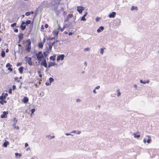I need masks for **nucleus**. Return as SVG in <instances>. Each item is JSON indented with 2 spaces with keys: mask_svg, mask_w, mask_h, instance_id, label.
Returning a JSON list of instances; mask_svg holds the SVG:
<instances>
[{
  "mask_svg": "<svg viewBox=\"0 0 159 159\" xmlns=\"http://www.w3.org/2000/svg\"><path fill=\"white\" fill-rule=\"evenodd\" d=\"M54 80V79L52 77H50L49 78V81L50 83L46 82L45 84L47 85H49Z\"/></svg>",
  "mask_w": 159,
  "mask_h": 159,
  "instance_id": "obj_11",
  "label": "nucleus"
},
{
  "mask_svg": "<svg viewBox=\"0 0 159 159\" xmlns=\"http://www.w3.org/2000/svg\"><path fill=\"white\" fill-rule=\"evenodd\" d=\"M104 29V27L102 26H101L100 27L99 29H98L97 30V32L98 33L101 32Z\"/></svg>",
  "mask_w": 159,
  "mask_h": 159,
  "instance_id": "obj_16",
  "label": "nucleus"
},
{
  "mask_svg": "<svg viewBox=\"0 0 159 159\" xmlns=\"http://www.w3.org/2000/svg\"><path fill=\"white\" fill-rule=\"evenodd\" d=\"M2 95H3L4 96H5L6 98V97L8 95L7 93H2Z\"/></svg>",
  "mask_w": 159,
  "mask_h": 159,
  "instance_id": "obj_39",
  "label": "nucleus"
},
{
  "mask_svg": "<svg viewBox=\"0 0 159 159\" xmlns=\"http://www.w3.org/2000/svg\"><path fill=\"white\" fill-rule=\"evenodd\" d=\"M76 101L77 102H80V99H76Z\"/></svg>",
  "mask_w": 159,
  "mask_h": 159,
  "instance_id": "obj_49",
  "label": "nucleus"
},
{
  "mask_svg": "<svg viewBox=\"0 0 159 159\" xmlns=\"http://www.w3.org/2000/svg\"><path fill=\"white\" fill-rule=\"evenodd\" d=\"M15 154V156H19V157H20L21 156V154L20 153H16Z\"/></svg>",
  "mask_w": 159,
  "mask_h": 159,
  "instance_id": "obj_32",
  "label": "nucleus"
},
{
  "mask_svg": "<svg viewBox=\"0 0 159 159\" xmlns=\"http://www.w3.org/2000/svg\"><path fill=\"white\" fill-rule=\"evenodd\" d=\"M52 33L55 37H57L58 35L59 31L57 30H54L53 31Z\"/></svg>",
  "mask_w": 159,
  "mask_h": 159,
  "instance_id": "obj_13",
  "label": "nucleus"
},
{
  "mask_svg": "<svg viewBox=\"0 0 159 159\" xmlns=\"http://www.w3.org/2000/svg\"><path fill=\"white\" fill-rule=\"evenodd\" d=\"M23 69H24V67L23 66H21L19 68L18 70H19V73L20 74H22L23 73Z\"/></svg>",
  "mask_w": 159,
  "mask_h": 159,
  "instance_id": "obj_17",
  "label": "nucleus"
},
{
  "mask_svg": "<svg viewBox=\"0 0 159 159\" xmlns=\"http://www.w3.org/2000/svg\"><path fill=\"white\" fill-rule=\"evenodd\" d=\"M19 46H21L20 45H20H19Z\"/></svg>",
  "mask_w": 159,
  "mask_h": 159,
  "instance_id": "obj_63",
  "label": "nucleus"
},
{
  "mask_svg": "<svg viewBox=\"0 0 159 159\" xmlns=\"http://www.w3.org/2000/svg\"><path fill=\"white\" fill-rule=\"evenodd\" d=\"M26 44L25 45V49L28 52H30L31 49V42L30 39L27 40L25 42Z\"/></svg>",
  "mask_w": 159,
  "mask_h": 159,
  "instance_id": "obj_2",
  "label": "nucleus"
},
{
  "mask_svg": "<svg viewBox=\"0 0 159 159\" xmlns=\"http://www.w3.org/2000/svg\"><path fill=\"white\" fill-rule=\"evenodd\" d=\"M66 135H70V134H68V133H67V134H66Z\"/></svg>",
  "mask_w": 159,
  "mask_h": 159,
  "instance_id": "obj_57",
  "label": "nucleus"
},
{
  "mask_svg": "<svg viewBox=\"0 0 159 159\" xmlns=\"http://www.w3.org/2000/svg\"><path fill=\"white\" fill-rule=\"evenodd\" d=\"M140 82L141 83L144 84H145V82H143L142 80H140Z\"/></svg>",
  "mask_w": 159,
  "mask_h": 159,
  "instance_id": "obj_50",
  "label": "nucleus"
},
{
  "mask_svg": "<svg viewBox=\"0 0 159 159\" xmlns=\"http://www.w3.org/2000/svg\"><path fill=\"white\" fill-rule=\"evenodd\" d=\"M116 15V13L115 12H112V13H110L109 15V17L110 18H114L115 17Z\"/></svg>",
  "mask_w": 159,
  "mask_h": 159,
  "instance_id": "obj_10",
  "label": "nucleus"
},
{
  "mask_svg": "<svg viewBox=\"0 0 159 159\" xmlns=\"http://www.w3.org/2000/svg\"><path fill=\"white\" fill-rule=\"evenodd\" d=\"M44 42H40L38 43V47L40 48H42L43 47V44Z\"/></svg>",
  "mask_w": 159,
  "mask_h": 159,
  "instance_id": "obj_15",
  "label": "nucleus"
},
{
  "mask_svg": "<svg viewBox=\"0 0 159 159\" xmlns=\"http://www.w3.org/2000/svg\"><path fill=\"white\" fill-rule=\"evenodd\" d=\"M93 92L94 93H96V89H94L93 90Z\"/></svg>",
  "mask_w": 159,
  "mask_h": 159,
  "instance_id": "obj_53",
  "label": "nucleus"
},
{
  "mask_svg": "<svg viewBox=\"0 0 159 159\" xmlns=\"http://www.w3.org/2000/svg\"><path fill=\"white\" fill-rule=\"evenodd\" d=\"M54 136H52V138H54Z\"/></svg>",
  "mask_w": 159,
  "mask_h": 159,
  "instance_id": "obj_62",
  "label": "nucleus"
},
{
  "mask_svg": "<svg viewBox=\"0 0 159 159\" xmlns=\"http://www.w3.org/2000/svg\"><path fill=\"white\" fill-rule=\"evenodd\" d=\"M54 39V38H52L51 39Z\"/></svg>",
  "mask_w": 159,
  "mask_h": 159,
  "instance_id": "obj_60",
  "label": "nucleus"
},
{
  "mask_svg": "<svg viewBox=\"0 0 159 159\" xmlns=\"http://www.w3.org/2000/svg\"><path fill=\"white\" fill-rule=\"evenodd\" d=\"M9 144V142L8 141H6L3 143V145L5 147H7V145Z\"/></svg>",
  "mask_w": 159,
  "mask_h": 159,
  "instance_id": "obj_21",
  "label": "nucleus"
},
{
  "mask_svg": "<svg viewBox=\"0 0 159 159\" xmlns=\"http://www.w3.org/2000/svg\"><path fill=\"white\" fill-rule=\"evenodd\" d=\"M73 133H75V130H74L73 131V132H72Z\"/></svg>",
  "mask_w": 159,
  "mask_h": 159,
  "instance_id": "obj_59",
  "label": "nucleus"
},
{
  "mask_svg": "<svg viewBox=\"0 0 159 159\" xmlns=\"http://www.w3.org/2000/svg\"><path fill=\"white\" fill-rule=\"evenodd\" d=\"M38 73L39 74V77L40 78H42V75L40 74L41 73V72L40 71H38Z\"/></svg>",
  "mask_w": 159,
  "mask_h": 159,
  "instance_id": "obj_35",
  "label": "nucleus"
},
{
  "mask_svg": "<svg viewBox=\"0 0 159 159\" xmlns=\"http://www.w3.org/2000/svg\"><path fill=\"white\" fill-rule=\"evenodd\" d=\"M35 55L36 56L37 59L39 62L44 59V56L41 51H39L38 53H36Z\"/></svg>",
  "mask_w": 159,
  "mask_h": 159,
  "instance_id": "obj_1",
  "label": "nucleus"
},
{
  "mask_svg": "<svg viewBox=\"0 0 159 159\" xmlns=\"http://www.w3.org/2000/svg\"><path fill=\"white\" fill-rule=\"evenodd\" d=\"M135 9V7L134 6H132L131 7V10H134Z\"/></svg>",
  "mask_w": 159,
  "mask_h": 159,
  "instance_id": "obj_44",
  "label": "nucleus"
},
{
  "mask_svg": "<svg viewBox=\"0 0 159 159\" xmlns=\"http://www.w3.org/2000/svg\"><path fill=\"white\" fill-rule=\"evenodd\" d=\"M16 88V86L15 85H13L12 86V90H15Z\"/></svg>",
  "mask_w": 159,
  "mask_h": 159,
  "instance_id": "obj_40",
  "label": "nucleus"
},
{
  "mask_svg": "<svg viewBox=\"0 0 159 159\" xmlns=\"http://www.w3.org/2000/svg\"><path fill=\"white\" fill-rule=\"evenodd\" d=\"M12 66L9 63H7L6 65V67L7 68L10 67H12Z\"/></svg>",
  "mask_w": 159,
  "mask_h": 159,
  "instance_id": "obj_29",
  "label": "nucleus"
},
{
  "mask_svg": "<svg viewBox=\"0 0 159 159\" xmlns=\"http://www.w3.org/2000/svg\"><path fill=\"white\" fill-rule=\"evenodd\" d=\"M35 110H31V113L30 114L31 116H32V114H33L35 111Z\"/></svg>",
  "mask_w": 159,
  "mask_h": 159,
  "instance_id": "obj_41",
  "label": "nucleus"
},
{
  "mask_svg": "<svg viewBox=\"0 0 159 159\" xmlns=\"http://www.w3.org/2000/svg\"><path fill=\"white\" fill-rule=\"evenodd\" d=\"M7 69L10 70V71H12L13 70L12 68L11 67H8Z\"/></svg>",
  "mask_w": 159,
  "mask_h": 159,
  "instance_id": "obj_34",
  "label": "nucleus"
},
{
  "mask_svg": "<svg viewBox=\"0 0 159 159\" xmlns=\"http://www.w3.org/2000/svg\"><path fill=\"white\" fill-rule=\"evenodd\" d=\"M25 24V23L24 21H22L20 26L22 30H24L26 29V25Z\"/></svg>",
  "mask_w": 159,
  "mask_h": 159,
  "instance_id": "obj_7",
  "label": "nucleus"
},
{
  "mask_svg": "<svg viewBox=\"0 0 159 159\" xmlns=\"http://www.w3.org/2000/svg\"><path fill=\"white\" fill-rule=\"evenodd\" d=\"M64 57L65 56L64 54L59 55L57 57V61H58L60 60H63L64 59Z\"/></svg>",
  "mask_w": 159,
  "mask_h": 159,
  "instance_id": "obj_8",
  "label": "nucleus"
},
{
  "mask_svg": "<svg viewBox=\"0 0 159 159\" xmlns=\"http://www.w3.org/2000/svg\"><path fill=\"white\" fill-rule=\"evenodd\" d=\"M31 23V21L30 20H28L26 21V22L25 23V24H26V25H28L29 24H30Z\"/></svg>",
  "mask_w": 159,
  "mask_h": 159,
  "instance_id": "obj_25",
  "label": "nucleus"
},
{
  "mask_svg": "<svg viewBox=\"0 0 159 159\" xmlns=\"http://www.w3.org/2000/svg\"><path fill=\"white\" fill-rule=\"evenodd\" d=\"M56 57V55H54L53 56H51L50 57V59L51 60H52L53 61H54L55 60V58Z\"/></svg>",
  "mask_w": 159,
  "mask_h": 159,
  "instance_id": "obj_22",
  "label": "nucleus"
},
{
  "mask_svg": "<svg viewBox=\"0 0 159 159\" xmlns=\"http://www.w3.org/2000/svg\"><path fill=\"white\" fill-rule=\"evenodd\" d=\"M84 10V8L83 7L78 6L77 7V10L80 13H81Z\"/></svg>",
  "mask_w": 159,
  "mask_h": 159,
  "instance_id": "obj_6",
  "label": "nucleus"
},
{
  "mask_svg": "<svg viewBox=\"0 0 159 159\" xmlns=\"http://www.w3.org/2000/svg\"><path fill=\"white\" fill-rule=\"evenodd\" d=\"M147 137L148 138V139L147 141V142L148 143H150V142L151 141V139L150 138V137L149 136L147 135Z\"/></svg>",
  "mask_w": 159,
  "mask_h": 159,
  "instance_id": "obj_24",
  "label": "nucleus"
},
{
  "mask_svg": "<svg viewBox=\"0 0 159 159\" xmlns=\"http://www.w3.org/2000/svg\"><path fill=\"white\" fill-rule=\"evenodd\" d=\"M16 25H17V23H12V24H11V26L12 27H13L14 26H16Z\"/></svg>",
  "mask_w": 159,
  "mask_h": 159,
  "instance_id": "obj_30",
  "label": "nucleus"
},
{
  "mask_svg": "<svg viewBox=\"0 0 159 159\" xmlns=\"http://www.w3.org/2000/svg\"><path fill=\"white\" fill-rule=\"evenodd\" d=\"M99 18L98 17H97L96 19V21H98L99 20Z\"/></svg>",
  "mask_w": 159,
  "mask_h": 159,
  "instance_id": "obj_47",
  "label": "nucleus"
},
{
  "mask_svg": "<svg viewBox=\"0 0 159 159\" xmlns=\"http://www.w3.org/2000/svg\"><path fill=\"white\" fill-rule=\"evenodd\" d=\"M117 96H118L119 97L120 96V95L121 94V93L120 92V90L119 89H118V90H117Z\"/></svg>",
  "mask_w": 159,
  "mask_h": 159,
  "instance_id": "obj_31",
  "label": "nucleus"
},
{
  "mask_svg": "<svg viewBox=\"0 0 159 159\" xmlns=\"http://www.w3.org/2000/svg\"><path fill=\"white\" fill-rule=\"evenodd\" d=\"M8 51H9V49L8 48L6 50V52H8Z\"/></svg>",
  "mask_w": 159,
  "mask_h": 159,
  "instance_id": "obj_55",
  "label": "nucleus"
},
{
  "mask_svg": "<svg viewBox=\"0 0 159 159\" xmlns=\"http://www.w3.org/2000/svg\"><path fill=\"white\" fill-rule=\"evenodd\" d=\"M72 34V32H70L69 33V35H71Z\"/></svg>",
  "mask_w": 159,
  "mask_h": 159,
  "instance_id": "obj_54",
  "label": "nucleus"
},
{
  "mask_svg": "<svg viewBox=\"0 0 159 159\" xmlns=\"http://www.w3.org/2000/svg\"><path fill=\"white\" fill-rule=\"evenodd\" d=\"M100 53L102 55L103 54L104 52V49L103 48H101L100 49Z\"/></svg>",
  "mask_w": 159,
  "mask_h": 159,
  "instance_id": "obj_33",
  "label": "nucleus"
},
{
  "mask_svg": "<svg viewBox=\"0 0 159 159\" xmlns=\"http://www.w3.org/2000/svg\"><path fill=\"white\" fill-rule=\"evenodd\" d=\"M29 101V99L27 97H25L24 98H23V102L25 103Z\"/></svg>",
  "mask_w": 159,
  "mask_h": 159,
  "instance_id": "obj_19",
  "label": "nucleus"
},
{
  "mask_svg": "<svg viewBox=\"0 0 159 159\" xmlns=\"http://www.w3.org/2000/svg\"><path fill=\"white\" fill-rule=\"evenodd\" d=\"M41 29L42 30H43L44 29V27L43 25H42L41 26Z\"/></svg>",
  "mask_w": 159,
  "mask_h": 159,
  "instance_id": "obj_46",
  "label": "nucleus"
},
{
  "mask_svg": "<svg viewBox=\"0 0 159 159\" xmlns=\"http://www.w3.org/2000/svg\"><path fill=\"white\" fill-rule=\"evenodd\" d=\"M41 65L47 68L48 66H47L46 61L45 59H44L42 60V61L41 63Z\"/></svg>",
  "mask_w": 159,
  "mask_h": 159,
  "instance_id": "obj_5",
  "label": "nucleus"
},
{
  "mask_svg": "<svg viewBox=\"0 0 159 159\" xmlns=\"http://www.w3.org/2000/svg\"><path fill=\"white\" fill-rule=\"evenodd\" d=\"M34 12L33 11H27L25 13V15L26 16H29L30 14H34Z\"/></svg>",
  "mask_w": 159,
  "mask_h": 159,
  "instance_id": "obj_18",
  "label": "nucleus"
},
{
  "mask_svg": "<svg viewBox=\"0 0 159 159\" xmlns=\"http://www.w3.org/2000/svg\"><path fill=\"white\" fill-rule=\"evenodd\" d=\"M55 62H51L49 63L48 65V68H50L51 66H54L55 65Z\"/></svg>",
  "mask_w": 159,
  "mask_h": 159,
  "instance_id": "obj_20",
  "label": "nucleus"
},
{
  "mask_svg": "<svg viewBox=\"0 0 159 159\" xmlns=\"http://www.w3.org/2000/svg\"><path fill=\"white\" fill-rule=\"evenodd\" d=\"M73 16V15L72 14H69L68 16H67V18H71V17H72Z\"/></svg>",
  "mask_w": 159,
  "mask_h": 159,
  "instance_id": "obj_36",
  "label": "nucleus"
},
{
  "mask_svg": "<svg viewBox=\"0 0 159 159\" xmlns=\"http://www.w3.org/2000/svg\"><path fill=\"white\" fill-rule=\"evenodd\" d=\"M22 64V62H18L16 64V66H21Z\"/></svg>",
  "mask_w": 159,
  "mask_h": 159,
  "instance_id": "obj_37",
  "label": "nucleus"
},
{
  "mask_svg": "<svg viewBox=\"0 0 159 159\" xmlns=\"http://www.w3.org/2000/svg\"><path fill=\"white\" fill-rule=\"evenodd\" d=\"M55 43V42H54L52 44H50V45H49V50L51 49L53 45Z\"/></svg>",
  "mask_w": 159,
  "mask_h": 159,
  "instance_id": "obj_28",
  "label": "nucleus"
},
{
  "mask_svg": "<svg viewBox=\"0 0 159 159\" xmlns=\"http://www.w3.org/2000/svg\"><path fill=\"white\" fill-rule=\"evenodd\" d=\"M2 40V39L0 38V41H1Z\"/></svg>",
  "mask_w": 159,
  "mask_h": 159,
  "instance_id": "obj_61",
  "label": "nucleus"
},
{
  "mask_svg": "<svg viewBox=\"0 0 159 159\" xmlns=\"http://www.w3.org/2000/svg\"><path fill=\"white\" fill-rule=\"evenodd\" d=\"M6 98L2 95V96L0 97V103L1 104H3L4 103H6L7 102L5 100Z\"/></svg>",
  "mask_w": 159,
  "mask_h": 159,
  "instance_id": "obj_4",
  "label": "nucleus"
},
{
  "mask_svg": "<svg viewBox=\"0 0 159 159\" xmlns=\"http://www.w3.org/2000/svg\"><path fill=\"white\" fill-rule=\"evenodd\" d=\"M100 88V86H97V87L95 88V89H98Z\"/></svg>",
  "mask_w": 159,
  "mask_h": 159,
  "instance_id": "obj_51",
  "label": "nucleus"
},
{
  "mask_svg": "<svg viewBox=\"0 0 159 159\" xmlns=\"http://www.w3.org/2000/svg\"><path fill=\"white\" fill-rule=\"evenodd\" d=\"M14 31L16 33H17L18 32V29H15L14 30Z\"/></svg>",
  "mask_w": 159,
  "mask_h": 159,
  "instance_id": "obj_42",
  "label": "nucleus"
},
{
  "mask_svg": "<svg viewBox=\"0 0 159 159\" xmlns=\"http://www.w3.org/2000/svg\"><path fill=\"white\" fill-rule=\"evenodd\" d=\"M44 26L46 28H47L48 26V24H46Z\"/></svg>",
  "mask_w": 159,
  "mask_h": 159,
  "instance_id": "obj_45",
  "label": "nucleus"
},
{
  "mask_svg": "<svg viewBox=\"0 0 159 159\" xmlns=\"http://www.w3.org/2000/svg\"><path fill=\"white\" fill-rule=\"evenodd\" d=\"M28 146V143H25V147H26Z\"/></svg>",
  "mask_w": 159,
  "mask_h": 159,
  "instance_id": "obj_48",
  "label": "nucleus"
},
{
  "mask_svg": "<svg viewBox=\"0 0 159 159\" xmlns=\"http://www.w3.org/2000/svg\"><path fill=\"white\" fill-rule=\"evenodd\" d=\"M12 89H9V91H8V93L9 94H11L12 92Z\"/></svg>",
  "mask_w": 159,
  "mask_h": 159,
  "instance_id": "obj_38",
  "label": "nucleus"
},
{
  "mask_svg": "<svg viewBox=\"0 0 159 159\" xmlns=\"http://www.w3.org/2000/svg\"><path fill=\"white\" fill-rule=\"evenodd\" d=\"M65 28V27L64 26L62 28H61L60 27H59V28L58 29L59 30H60V31L61 32H62L63 31L64 29Z\"/></svg>",
  "mask_w": 159,
  "mask_h": 159,
  "instance_id": "obj_27",
  "label": "nucleus"
},
{
  "mask_svg": "<svg viewBox=\"0 0 159 159\" xmlns=\"http://www.w3.org/2000/svg\"><path fill=\"white\" fill-rule=\"evenodd\" d=\"M8 114V111H4L3 112V114L1 116V117L2 118L7 117V115Z\"/></svg>",
  "mask_w": 159,
  "mask_h": 159,
  "instance_id": "obj_9",
  "label": "nucleus"
},
{
  "mask_svg": "<svg viewBox=\"0 0 159 159\" xmlns=\"http://www.w3.org/2000/svg\"><path fill=\"white\" fill-rule=\"evenodd\" d=\"M1 55V56L3 57H5V53L4 51H3L2 52Z\"/></svg>",
  "mask_w": 159,
  "mask_h": 159,
  "instance_id": "obj_26",
  "label": "nucleus"
},
{
  "mask_svg": "<svg viewBox=\"0 0 159 159\" xmlns=\"http://www.w3.org/2000/svg\"><path fill=\"white\" fill-rule=\"evenodd\" d=\"M14 120L15 122H17V120H16V118H14Z\"/></svg>",
  "mask_w": 159,
  "mask_h": 159,
  "instance_id": "obj_56",
  "label": "nucleus"
},
{
  "mask_svg": "<svg viewBox=\"0 0 159 159\" xmlns=\"http://www.w3.org/2000/svg\"><path fill=\"white\" fill-rule=\"evenodd\" d=\"M143 142H144L145 143H146V139H143Z\"/></svg>",
  "mask_w": 159,
  "mask_h": 159,
  "instance_id": "obj_52",
  "label": "nucleus"
},
{
  "mask_svg": "<svg viewBox=\"0 0 159 159\" xmlns=\"http://www.w3.org/2000/svg\"><path fill=\"white\" fill-rule=\"evenodd\" d=\"M25 58L26 59V61L28 62L29 65L30 66L33 65V63L32 62L31 58L28 57L27 56H26L25 57Z\"/></svg>",
  "mask_w": 159,
  "mask_h": 159,
  "instance_id": "obj_3",
  "label": "nucleus"
},
{
  "mask_svg": "<svg viewBox=\"0 0 159 159\" xmlns=\"http://www.w3.org/2000/svg\"><path fill=\"white\" fill-rule=\"evenodd\" d=\"M89 48H85L84 49V50L85 51H89Z\"/></svg>",
  "mask_w": 159,
  "mask_h": 159,
  "instance_id": "obj_43",
  "label": "nucleus"
},
{
  "mask_svg": "<svg viewBox=\"0 0 159 159\" xmlns=\"http://www.w3.org/2000/svg\"><path fill=\"white\" fill-rule=\"evenodd\" d=\"M138 133V132H137L136 133V134H134V138H139V137H140V134H137Z\"/></svg>",
  "mask_w": 159,
  "mask_h": 159,
  "instance_id": "obj_23",
  "label": "nucleus"
},
{
  "mask_svg": "<svg viewBox=\"0 0 159 159\" xmlns=\"http://www.w3.org/2000/svg\"><path fill=\"white\" fill-rule=\"evenodd\" d=\"M80 132H79L78 134H80Z\"/></svg>",
  "mask_w": 159,
  "mask_h": 159,
  "instance_id": "obj_64",
  "label": "nucleus"
},
{
  "mask_svg": "<svg viewBox=\"0 0 159 159\" xmlns=\"http://www.w3.org/2000/svg\"><path fill=\"white\" fill-rule=\"evenodd\" d=\"M23 37V34L22 33L19 34L18 35L19 41H21Z\"/></svg>",
  "mask_w": 159,
  "mask_h": 159,
  "instance_id": "obj_12",
  "label": "nucleus"
},
{
  "mask_svg": "<svg viewBox=\"0 0 159 159\" xmlns=\"http://www.w3.org/2000/svg\"><path fill=\"white\" fill-rule=\"evenodd\" d=\"M43 54H44V55H45V56H46V54H45V52H43Z\"/></svg>",
  "mask_w": 159,
  "mask_h": 159,
  "instance_id": "obj_58",
  "label": "nucleus"
},
{
  "mask_svg": "<svg viewBox=\"0 0 159 159\" xmlns=\"http://www.w3.org/2000/svg\"><path fill=\"white\" fill-rule=\"evenodd\" d=\"M87 12H86L85 13V14L82 17L81 20L85 21L86 20L85 17L87 16Z\"/></svg>",
  "mask_w": 159,
  "mask_h": 159,
  "instance_id": "obj_14",
  "label": "nucleus"
}]
</instances>
